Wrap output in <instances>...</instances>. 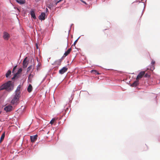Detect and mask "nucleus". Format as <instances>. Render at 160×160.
<instances>
[{
	"instance_id": "1",
	"label": "nucleus",
	"mask_w": 160,
	"mask_h": 160,
	"mask_svg": "<svg viewBox=\"0 0 160 160\" xmlns=\"http://www.w3.org/2000/svg\"><path fill=\"white\" fill-rule=\"evenodd\" d=\"M14 86L13 83L11 81H9L0 87V90L5 89L8 91L10 92L13 89Z\"/></svg>"
},
{
	"instance_id": "2",
	"label": "nucleus",
	"mask_w": 160,
	"mask_h": 160,
	"mask_svg": "<svg viewBox=\"0 0 160 160\" xmlns=\"http://www.w3.org/2000/svg\"><path fill=\"white\" fill-rule=\"evenodd\" d=\"M21 96L15 94L13 99L11 101V103L12 105L14 104H17L18 103L19 98Z\"/></svg>"
},
{
	"instance_id": "3",
	"label": "nucleus",
	"mask_w": 160,
	"mask_h": 160,
	"mask_svg": "<svg viewBox=\"0 0 160 160\" xmlns=\"http://www.w3.org/2000/svg\"><path fill=\"white\" fill-rule=\"evenodd\" d=\"M22 71V68H20L18 70V72L15 74L14 75L13 77L12 78V79L13 80L15 79L17 77H18L19 75L21 73Z\"/></svg>"
},
{
	"instance_id": "4",
	"label": "nucleus",
	"mask_w": 160,
	"mask_h": 160,
	"mask_svg": "<svg viewBox=\"0 0 160 160\" xmlns=\"http://www.w3.org/2000/svg\"><path fill=\"white\" fill-rule=\"evenodd\" d=\"M145 74V71H142L140 72L138 75L137 76L136 78L137 80H138L141 78L142 77L144 76Z\"/></svg>"
},
{
	"instance_id": "5",
	"label": "nucleus",
	"mask_w": 160,
	"mask_h": 160,
	"mask_svg": "<svg viewBox=\"0 0 160 160\" xmlns=\"http://www.w3.org/2000/svg\"><path fill=\"white\" fill-rule=\"evenodd\" d=\"M12 109V107L11 105H8L5 107L4 108V110L7 112H10L11 111Z\"/></svg>"
},
{
	"instance_id": "6",
	"label": "nucleus",
	"mask_w": 160,
	"mask_h": 160,
	"mask_svg": "<svg viewBox=\"0 0 160 160\" xmlns=\"http://www.w3.org/2000/svg\"><path fill=\"white\" fill-rule=\"evenodd\" d=\"M38 138V135H35L31 136H30V139L31 142H35Z\"/></svg>"
},
{
	"instance_id": "7",
	"label": "nucleus",
	"mask_w": 160,
	"mask_h": 160,
	"mask_svg": "<svg viewBox=\"0 0 160 160\" xmlns=\"http://www.w3.org/2000/svg\"><path fill=\"white\" fill-rule=\"evenodd\" d=\"M21 88L20 85H19L17 88L16 90L15 91V94L20 96L21 92L20 91Z\"/></svg>"
},
{
	"instance_id": "8",
	"label": "nucleus",
	"mask_w": 160,
	"mask_h": 160,
	"mask_svg": "<svg viewBox=\"0 0 160 160\" xmlns=\"http://www.w3.org/2000/svg\"><path fill=\"white\" fill-rule=\"evenodd\" d=\"M68 70V68L66 67H63L62 69L59 70V72L61 74H63L66 72Z\"/></svg>"
},
{
	"instance_id": "9",
	"label": "nucleus",
	"mask_w": 160,
	"mask_h": 160,
	"mask_svg": "<svg viewBox=\"0 0 160 160\" xmlns=\"http://www.w3.org/2000/svg\"><path fill=\"white\" fill-rule=\"evenodd\" d=\"M71 50L72 49L71 48L68 49V50L65 53H64L63 56L62 58V59H63V58L65 57L68 55L70 53Z\"/></svg>"
},
{
	"instance_id": "10",
	"label": "nucleus",
	"mask_w": 160,
	"mask_h": 160,
	"mask_svg": "<svg viewBox=\"0 0 160 160\" xmlns=\"http://www.w3.org/2000/svg\"><path fill=\"white\" fill-rule=\"evenodd\" d=\"M10 36L9 34L6 32H4L3 33V38L4 39L8 40Z\"/></svg>"
},
{
	"instance_id": "11",
	"label": "nucleus",
	"mask_w": 160,
	"mask_h": 160,
	"mask_svg": "<svg viewBox=\"0 0 160 160\" xmlns=\"http://www.w3.org/2000/svg\"><path fill=\"white\" fill-rule=\"evenodd\" d=\"M46 14L45 13L42 12L39 16V19L42 20H44L45 19Z\"/></svg>"
},
{
	"instance_id": "12",
	"label": "nucleus",
	"mask_w": 160,
	"mask_h": 160,
	"mask_svg": "<svg viewBox=\"0 0 160 160\" xmlns=\"http://www.w3.org/2000/svg\"><path fill=\"white\" fill-rule=\"evenodd\" d=\"M27 59V57H26L23 60V68H26L27 67L28 63L26 61Z\"/></svg>"
},
{
	"instance_id": "13",
	"label": "nucleus",
	"mask_w": 160,
	"mask_h": 160,
	"mask_svg": "<svg viewBox=\"0 0 160 160\" xmlns=\"http://www.w3.org/2000/svg\"><path fill=\"white\" fill-rule=\"evenodd\" d=\"M155 61L153 60H152L151 63V64H152V66H151L150 68V70L152 71L155 69V68L153 65L155 64Z\"/></svg>"
},
{
	"instance_id": "14",
	"label": "nucleus",
	"mask_w": 160,
	"mask_h": 160,
	"mask_svg": "<svg viewBox=\"0 0 160 160\" xmlns=\"http://www.w3.org/2000/svg\"><path fill=\"white\" fill-rule=\"evenodd\" d=\"M30 14L32 18L34 19H36V17L33 10H32L30 12Z\"/></svg>"
},
{
	"instance_id": "15",
	"label": "nucleus",
	"mask_w": 160,
	"mask_h": 160,
	"mask_svg": "<svg viewBox=\"0 0 160 160\" xmlns=\"http://www.w3.org/2000/svg\"><path fill=\"white\" fill-rule=\"evenodd\" d=\"M138 80H137L133 82L132 84V87H136L137 86L138 84Z\"/></svg>"
},
{
	"instance_id": "16",
	"label": "nucleus",
	"mask_w": 160,
	"mask_h": 160,
	"mask_svg": "<svg viewBox=\"0 0 160 160\" xmlns=\"http://www.w3.org/2000/svg\"><path fill=\"white\" fill-rule=\"evenodd\" d=\"M16 1L20 4H22L25 3V0H16Z\"/></svg>"
},
{
	"instance_id": "17",
	"label": "nucleus",
	"mask_w": 160,
	"mask_h": 160,
	"mask_svg": "<svg viewBox=\"0 0 160 160\" xmlns=\"http://www.w3.org/2000/svg\"><path fill=\"white\" fill-rule=\"evenodd\" d=\"M5 136V133L4 132L2 134L0 139V143H1L3 140Z\"/></svg>"
},
{
	"instance_id": "18",
	"label": "nucleus",
	"mask_w": 160,
	"mask_h": 160,
	"mask_svg": "<svg viewBox=\"0 0 160 160\" xmlns=\"http://www.w3.org/2000/svg\"><path fill=\"white\" fill-rule=\"evenodd\" d=\"M27 90L29 92H30L32 91V87L31 84H29V85Z\"/></svg>"
},
{
	"instance_id": "19",
	"label": "nucleus",
	"mask_w": 160,
	"mask_h": 160,
	"mask_svg": "<svg viewBox=\"0 0 160 160\" xmlns=\"http://www.w3.org/2000/svg\"><path fill=\"white\" fill-rule=\"evenodd\" d=\"M90 72L91 73H92L95 75H98L100 74L97 71L95 70H92Z\"/></svg>"
},
{
	"instance_id": "20",
	"label": "nucleus",
	"mask_w": 160,
	"mask_h": 160,
	"mask_svg": "<svg viewBox=\"0 0 160 160\" xmlns=\"http://www.w3.org/2000/svg\"><path fill=\"white\" fill-rule=\"evenodd\" d=\"M11 74V71L10 70H9L7 72V73L6 74V78H8L9 76Z\"/></svg>"
},
{
	"instance_id": "21",
	"label": "nucleus",
	"mask_w": 160,
	"mask_h": 160,
	"mask_svg": "<svg viewBox=\"0 0 160 160\" xmlns=\"http://www.w3.org/2000/svg\"><path fill=\"white\" fill-rule=\"evenodd\" d=\"M33 75L32 74H31L29 75V77H28V79L29 80V82H31L32 78H33Z\"/></svg>"
},
{
	"instance_id": "22",
	"label": "nucleus",
	"mask_w": 160,
	"mask_h": 160,
	"mask_svg": "<svg viewBox=\"0 0 160 160\" xmlns=\"http://www.w3.org/2000/svg\"><path fill=\"white\" fill-rule=\"evenodd\" d=\"M56 120L55 118H53L50 122V123L52 125Z\"/></svg>"
},
{
	"instance_id": "23",
	"label": "nucleus",
	"mask_w": 160,
	"mask_h": 160,
	"mask_svg": "<svg viewBox=\"0 0 160 160\" xmlns=\"http://www.w3.org/2000/svg\"><path fill=\"white\" fill-rule=\"evenodd\" d=\"M69 108L68 107H67L66 108H65V113H66L67 112H68V113L69 112H70V111H69L68 112V111L69 110Z\"/></svg>"
},
{
	"instance_id": "24",
	"label": "nucleus",
	"mask_w": 160,
	"mask_h": 160,
	"mask_svg": "<svg viewBox=\"0 0 160 160\" xmlns=\"http://www.w3.org/2000/svg\"><path fill=\"white\" fill-rule=\"evenodd\" d=\"M32 65L29 66L27 68V72H28L30 70L32 69Z\"/></svg>"
},
{
	"instance_id": "25",
	"label": "nucleus",
	"mask_w": 160,
	"mask_h": 160,
	"mask_svg": "<svg viewBox=\"0 0 160 160\" xmlns=\"http://www.w3.org/2000/svg\"><path fill=\"white\" fill-rule=\"evenodd\" d=\"M17 67V65L16 66H15L14 67V68H13L12 71V73H14V70L15 69H16Z\"/></svg>"
},
{
	"instance_id": "26",
	"label": "nucleus",
	"mask_w": 160,
	"mask_h": 160,
	"mask_svg": "<svg viewBox=\"0 0 160 160\" xmlns=\"http://www.w3.org/2000/svg\"><path fill=\"white\" fill-rule=\"evenodd\" d=\"M144 77L146 78H148L150 77V75L148 73H146V74H145Z\"/></svg>"
},
{
	"instance_id": "27",
	"label": "nucleus",
	"mask_w": 160,
	"mask_h": 160,
	"mask_svg": "<svg viewBox=\"0 0 160 160\" xmlns=\"http://www.w3.org/2000/svg\"><path fill=\"white\" fill-rule=\"evenodd\" d=\"M78 39H77V40H76L74 42V43H73V44L72 45V46H73V45H74V46H75V44H76V43H77V41H78Z\"/></svg>"
},
{
	"instance_id": "28",
	"label": "nucleus",
	"mask_w": 160,
	"mask_h": 160,
	"mask_svg": "<svg viewBox=\"0 0 160 160\" xmlns=\"http://www.w3.org/2000/svg\"><path fill=\"white\" fill-rule=\"evenodd\" d=\"M81 0V1L82 2H83V3H85L86 4H87L85 2H84V1H83V0Z\"/></svg>"
},
{
	"instance_id": "29",
	"label": "nucleus",
	"mask_w": 160,
	"mask_h": 160,
	"mask_svg": "<svg viewBox=\"0 0 160 160\" xmlns=\"http://www.w3.org/2000/svg\"><path fill=\"white\" fill-rule=\"evenodd\" d=\"M59 61L60 62H61V60H59Z\"/></svg>"
}]
</instances>
